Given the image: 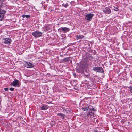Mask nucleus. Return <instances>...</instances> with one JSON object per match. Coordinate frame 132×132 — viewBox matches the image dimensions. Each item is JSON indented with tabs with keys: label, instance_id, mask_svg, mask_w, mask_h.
<instances>
[{
	"label": "nucleus",
	"instance_id": "f03ea898",
	"mask_svg": "<svg viewBox=\"0 0 132 132\" xmlns=\"http://www.w3.org/2000/svg\"><path fill=\"white\" fill-rule=\"evenodd\" d=\"M94 16V15L93 14L89 13L86 15L85 19L88 21H90Z\"/></svg>",
	"mask_w": 132,
	"mask_h": 132
},
{
	"label": "nucleus",
	"instance_id": "9b49d317",
	"mask_svg": "<svg viewBox=\"0 0 132 132\" xmlns=\"http://www.w3.org/2000/svg\"><path fill=\"white\" fill-rule=\"evenodd\" d=\"M41 108L42 110H46L48 108V106L47 105H43Z\"/></svg>",
	"mask_w": 132,
	"mask_h": 132
},
{
	"label": "nucleus",
	"instance_id": "423d86ee",
	"mask_svg": "<svg viewBox=\"0 0 132 132\" xmlns=\"http://www.w3.org/2000/svg\"><path fill=\"white\" fill-rule=\"evenodd\" d=\"M11 84L15 87H19L20 86V82L18 80H16L12 82Z\"/></svg>",
	"mask_w": 132,
	"mask_h": 132
},
{
	"label": "nucleus",
	"instance_id": "39448f33",
	"mask_svg": "<svg viewBox=\"0 0 132 132\" xmlns=\"http://www.w3.org/2000/svg\"><path fill=\"white\" fill-rule=\"evenodd\" d=\"M11 42V39L8 38H6L3 39L2 42L3 43L5 44H10Z\"/></svg>",
	"mask_w": 132,
	"mask_h": 132
},
{
	"label": "nucleus",
	"instance_id": "aec40b11",
	"mask_svg": "<svg viewBox=\"0 0 132 132\" xmlns=\"http://www.w3.org/2000/svg\"><path fill=\"white\" fill-rule=\"evenodd\" d=\"M114 10L116 11H118V8L117 7L116 8L114 9Z\"/></svg>",
	"mask_w": 132,
	"mask_h": 132
},
{
	"label": "nucleus",
	"instance_id": "2eb2a0df",
	"mask_svg": "<svg viewBox=\"0 0 132 132\" xmlns=\"http://www.w3.org/2000/svg\"><path fill=\"white\" fill-rule=\"evenodd\" d=\"M10 90L11 91H14V89L13 88H11L10 89Z\"/></svg>",
	"mask_w": 132,
	"mask_h": 132
},
{
	"label": "nucleus",
	"instance_id": "dca6fc26",
	"mask_svg": "<svg viewBox=\"0 0 132 132\" xmlns=\"http://www.w3.org/2000/svg\"><path fill=\"white\" fill-rule=\"evenodd\" d=\"M130 91L131 93H132V87L131 86H130L129 87Z\"/></svg>",
	"mask_w": 132,
	"mask_h": 132
},
{
	"label": "nucleus",
	"instance_id": "7ed1b4c3",
	"mask_svg": "<svg viewBox=\"0 0 132 132\" xmlns=\"http://www.w3.org/2000/svg\"><path fill=\"white\" fill-rule=\"evenodd\" d=\"M32 34L36 37H38L41 36L42 35V33L37 31H36L32 32Z\"/></svg>",
	"mask_w": 132,
	"mask_h": 132
},
{
	"label": "nucleus",
	"instance_id": "6e6552de",
	"mask_svg": "<svg viewBox=\"0 0 132 132\" xmlns=\"http://www.w3.org/2000/svg\"><path fill=\"white\" fill-rule=\"evenodd\" d=\"M59 29L60 30H61V31H63L65 33L69 31L70 30L69 28L67 27H61Z\"/></svg>",
	"mask_w": 132,
	"mask_h": 132
},
{
	"label": "nucleus",
	"instance_id": "a211bd4d",
	"mask_svg": "<svg viewBox=\"0 0 132 132\" xmlns=\"http://www.w3.org/2000/svg\"><path fill=\"white\" fill-rule=\"evenodd\" d=\"M4 89L5 91H7L9 89L8 88H5Z\"/></svg>",
	"mask_w": 132,
	"mask_h": 132
},
{
	"label": "nucleus",
	"instance_id": "9d476101",
	"mask_svg": "<svg viewBox=\"0 0 132 132\" xmlns=\"http://www.w3.org/2000/svg\"><path fill=\"white\" fill-rule=\"evenodd\" d=\"M84 37V36L83 35H77L76 36V37L77 38V40L81 39Z\"/></svg>",
	"mask_w": 132,
	"mask_h": 132
},
{
	"label": "nucleus",
	"instance_id": "4468645a",
	"mask_svg": "<svg viewBox=\"0 0 132 132\" xmlns=\"http://www.w3.org/2000/svg\"><path fill=\"white\" fill-rule=\"evenodd\" d=\"M22 17L23 18L26 17L27 18H30V16L28 15H23L22 16Z\"/></svg>",
	"mask_w": 132,
	"mask_h": 132
},
{
	"label": "nucleus",
	"instance_id": "1a4fd4ad",
	"mask_svg": "<svg viewBox=\"0 0 132 132\" xmlns=\"http://www.w3.org/2000/svg\"><path fill=\"white\" fill-rule=\"evenodd\" d=\"M24 65L25 67L28 68H31L33 67V65L32 64L29 62H25Z\"/></svg>",
	"mask_w": 132,
	"mask_h": 132
},
{
	"label": "nucleus",
	"instance_id": "f3484780",
	"mask_svg": "<svg viewBox=\"0 0 132 132\" xmlns=\"http://www.w3.org/2000/svg\"><path fill=\"white\" fill-rule=\"evenodd\" d=\"M68 6V5L67 4H65L64 5V6L65 7H67Z\"/></svg>",
	"mask_w": 132,
	"mask_h": 132
},
{
	"label": "nucleus",
	"instance_id": "20e7f679",
	"mask_svg": "<svg viewBox=\"0 0 132 132\" xmlns=\"http://www.w3.org/2000/svg\"><path fill=\"white\" fill-rule=\"evenodd\" d=\"M93 70L97 72L102 73L104 71L102 67H96L93 68Z\"/></svg>",
	"mask_w": 132,
	"mask_h": 132
},
{
	"label": "nucleus",
	"instance_id": "412c9836",
	"mask_svg": "<svg viewBox=\"0 0 132 132\" xmlns=\"http://www.w3.org/2000/svg\"><path fill=\"white\" fill-rule=\"evenodd\" d=\"M66 60H67V59H66V58H64L63 59V60L64 61H67Z\"/></svg>",
	"mask_w": 132,
	"mask_h": 132
},
{
	"label": "nucleus",
	"instance_id": "f257e3e1",
	"mask_svg": "<svg viewBox=\"0 0 132 132\" xmlns=\"http://www.w3.org/2000/svg\"><path fill=\"white\" fill-rule=\"evenodd\" d=\"M81 109L83 111H87V112H88L87 116L88 117L90 115V113L93 114L94 112L95 111L94 109L90 106H89L88 107L85 108H82Z\"/></svg>",
	"mask_w": 132,
	"mask_h": 132
},
{
	"label": "nucleus",
	"instance_id": "ddd939ff",
	"mask_svg": "<svg viewBox=\"0 0 132 132\" xmlns=\"http://www.w3.org/2000/svg\"><path fill=\"white\" fill-rule=\"evenodd\" d=\"M57 115L59 116H61L62 117L63 119H64L65 116V115L61 113H58Z\"/></svg>",
	"mask_w": 132,
	"mask_h": 132
},
{
	"label": "nucleus",
	"instance_id": "6ab92c4d",
	"mask_svg": "<svg viewBox=\"0 0 132 132\" xmlns=\"http://www.w3.org/2000/svg\"><path fill=\"white\" fill-rule=\"evenodd\" d=\"M2 12H3L2 13H3L4 14V13H5L6 12V11H2Z\"/></svg>",
	"mask_w": 132,
	"mask_h": 132
},
{
	"label": "nucleus",
	"instance_id": "0eeeda50",
	"mask_svg": "<svg viewBox=\"0 0 132 132\" xmlns=\"http://www.w3.org/2000/svg\"><path fill=\"white\" fill-rule=\"evenodd\" d=\"M103 12L105 14H109L111 13V11L108 7H106L103 10Z\"/></svg>",
	"mask_w": 132,
	"mask_h": 132
},
{
	"label": "nucleus",
	"instance_id": "f8f14e48",
	"mask_svg": "<svg viewBox=\"0 0 132 132\" xmlns=\"http://www.w3.org/2000/svg\"><path fill=\"white\" fill-rule=\"evenodd\" d=\"M4 16V14L3 13H0V20L2 21L3 19V17Z\"/></svg>",
	"mask_w": 132,
	"mask_h": 132
}]
</instances>
